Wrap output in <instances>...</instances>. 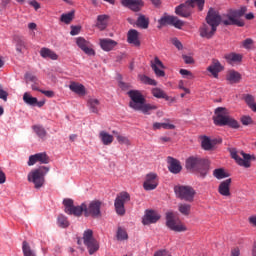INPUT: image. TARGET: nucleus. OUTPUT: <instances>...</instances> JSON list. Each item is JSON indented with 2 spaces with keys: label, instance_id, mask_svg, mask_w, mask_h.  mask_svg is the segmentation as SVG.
Instances as JSON below:
<instances>
[{
  "label": "nucleus",
  "instance_id": "obj_28",
  "mask_svg": "<svg viewBox=\"0 0 256 256\" xmlns=\"http://www.w3.org/2000/svg\"><path fill=\"white\" fill-rule=\"evenodd\" d=\"M201 145L204 151H211L212 149L215 148V145H217V140L216 139L211 140L209 137L203 136Z\"/></svg>",
  "mask_w": 256,
  "mask_h": 256
},
{
  "label": "nucleus",
  "instance_id": "obj_17",
  "mask_svg": "<svg viewBox=\"0 0 256 256\" xmlns=\"http://www.w3.org/2000/svg\"><path fill=\"white\" fill-rule=\"evenodd\" d=\"M200 37L204 39H212V37L217 33V28L215 26H210L209 24H203L199 29Z\"/></svg>",
  "mask_w": 256,
  "mask_h": 256
},
{
  "label": "nucleus",
  "instance_id": "obj_16",
  "mask_svg": "<svg viewBox=\"0 0 256 256\" xmlns=\"http://www.w3.org/2000/svg\"><path fill=\"white\" fill-rule=\"evenodd\" d=\"M159 219H161V215H159L155 210H146L142 223L143 225H151L153 223H157Z\"/></svg>",
  "mask_w": 256,
  "mask_h": 256
},
{
  "label": "nucleus",
  "instance_id": "obj_23",
  "mask_svg": "<svg viewBox=\"0 0 256 256\" xmlns=\"http://www.w3.org/2000/svg\"><path fill=\"white\" fill-rule=\"evenodd\" d=\"M168 160V169L170 171V173H173L174 175H177V173H181V169H183L181 167V162H179L177 159L169 156L167 158Z\"/></svg>",
  "mask_w": 256,
  "mask_h": 256
},
{
  "label": "nucleus",
  "instance_id": "obj_11",
  "mask_svg": "<svg viewBox=\"0 0 256 256\" xmlns=\"http://www.w3.org/2000/svg\"><path fill=\"white\" fill-rule=\"evenodd\" d=\"M83 241L89 251V255H93L99 251V242L93 238V230L88 229L84 232Z\"/></svg>",
  "mask_w": 256,
  "mask_h": 256
},
{
  "label": "nucleus",
  "instance_id": "obj_10",
  "mask_svg": "<svg viewBox=\"0 0 256 256\" xmlns=\"http://www.w3.org/2000/svg\"><path fill=\"white\" fill-rule=\"evenodd\" d=\"M166 226L168 229L175 231L176 233H183L187 231V226H185L183 222L179 221L173 212L166 213Z\"/></svg>",
  "mask_w": 256,
  "mask_h": 256
},
{
  "label": "nucleus",
  "instance_id": "obj_34",
  "mask_svg": "<svg viewBox=\"0 0 256 256\" xmlns=\"http://www.w3.org/2000/svg\"><path fill=\"white\" fill-rule=\"evenodd\" d=\"M136 25L140 29H149V18L141 14L137 19Z\"/></svg>",
  "mask_w": 256,
  "mask_h": 256
},
{
  "label": "nucleus",
  "instance_id": "obj_35",
  "mask_svg": "<svg viewBox=\"0 0 256 256\" xmlns=\"http://www.w3.org/2000/svg\"><path fill=\"white\" fill-rule=\"evenodd\" d=\"M22 253L23 256H37V253H35V250L31 249V246L27 241L22 242Z\"/></svg>",
  "mask_w": 256,
  "mask_h": 256
},
{
  "label": "nucleus",
  "instance_id": "obj_58",
  "mask_svg": "<svg viewBox=\"0 0 256 256\" xmlns=\"http://www.w3.org/2000/svg\"><path fill=\"white\" fill-rule=\"evenodd\" d=\"M29 5H31V7H34L35 11H37L38 9H41V4H39V2L35 0L30 1Z\"/></svg>",
  "mask_w": 256,
  "mask_h": 256
},
{
  "label": "nucleus",
  "instance_id": "obj_42",
  "mask_svg": "<svg viewBox=\"0 0 256 256\" xmlns=\"http://www.w3.org/2000/svg\"><path fill=\"white\" fill-rule=\"evenodd\" d=\"M158 129H169V130H172V129H175V125L169 124V123H159V122H156V123L153 124V130L157 131Z\"/></svg>",
  "mask_w": 256,
  "mask_h": 256
},
{
  "label": "nucleus",
  "instance_id": "obj_55",
  "mask_svg": "<svg viewBox=\"0 0 256 256\" xmlns=\"http://www.w3.org/2000/svg\"><path fill=\"white\" fill-rule=\"evenodd\" d=\"M182 58L184 59V63H186V65H191L194 63L193 57L191 56L183 55Z\"/></svg>",
  "mask_w": 256,
  "mask_h": 256
},
{
  "label": "nucleus",
  "instance_id": "obj_19",
  "mask_svg": "<svg viewBox=\"0 0 256 256\" xmlns=\"http://www.w3.org/2000/svg\"><path fill=\"white\" fill-rule=\"evenodd\" d=\"M231 183V178H228L219 184L218 193H220L222 197H231Z\"/></svg>",
  "mask_w": 256,
  "mask_h": 256
},
{
  "label": "nucleus",
  "instance_id": "obj_12",
  "mask_svg": "<svg viewBox=\"0 0 256 256\" xmlns=\"http://www.w3.org/2000/svg\"><path fill=\"white\" fill-rule=\"evenodd\" d=\"M131 201V195L127 192H121L115 199L114 207L117 215L123 217L125 215V203Z\"/></svg>",
  "mask_w": 256,
  "mask_h": 256
},
{
  "label": "nucleus",
  "instance_id": "obj_36",
  "mask_svg": "<svg viewBox=\"0 0 256 256\" xmlns=\"http://www.w3.org/2000/svg\"><path fill=\"white\" fill-rule=\"evenodd\" d=\"M244 101L248 107L256 113V103H255V97L251 94H245L244 95Z\"/></svg>",
  "mask_w": 256,
  "mask_h": 256
},
{
  "label": "nucleus",
  "instance_id": "obj_44",
  "mask_svg": "<svg viewBox=\"0 0 256 256\" xmlns=\"http://www.w3.org/2000/svg\"><path fill=\"white\" fill-rule=\"evenodd\" d=\"M34 133L40 138V139H45L47 137V131L43 126H34L33 127Z\"/></svg>",
  "mask_w": 256,
  "mask_h": 256
},
{
  "label": "nucleus",
  "instance_id": "obj_56",
  "mask_svg": "<svg viewBox=\"0 0 256 256\" xmlns=\"http://www.w3.org/2000/svg\"><path fill=\"white\" fill-rule=\"evenodd\" d=\"M40 93H42L46 97H50V98L55 97V92H53L51 90H40Z\"/></svg>",
  "mask_w": 256,
  "mask_h": 256
},
{
  "label": "nucleus",
  "instance_id": "obj_25",
  "mask_svg": "<svg viewBox=\"0 0 256 256\" xmlns=\"http://www.w3.org/2000/svg\"><path fill=\"white\" fill-rule=\"evenodd\" d=\"M69 89L70 91L76 93V95H79L80 97L87 95V90L85 89V86L78 82H70Z\"/></svg>",
  "mask_w": 256,
  "mask_h": 256
},
{
  "label": "nucleus",
  "instance_id": "obj_32",
  "mask_svg": "<svg viewBox=\"0 0 256 256\" xmlns=\"http://www.w3.org/2000/svg\"><path fill=\"white\" fill-rule=\"evenodd\" d=\"M227 81L229 83H239L241 81V74L235 70H230L226 76Z\"/></svg>",
  "mask_w": 256,
  "mask_h": 256
},
{
  "label": "nucleus",
  "instance_id": "obj_52",
  "mask_svg": "<svg viewBox=\"0 0 256 256\" xmlns=\"http://www.w3.org/2000/svg\"><path fill=\"white\" fill-rule=\"evenodd\" d=\"M7 97H9V93L3 89V86L0 84V99L2 101H7Z\"/></svg>",
  "mask_w": 256,
  "mask_h": 256
},
{
  "label": "nucleus",
  "instance_id": "obj_60",
  "mask_svg": "<svg viewBox=\"0 0 256 256\" xmlns=\"http://www.w3.org/2000/svg\"><path fill=\"white\" fill-rule=\"evenodd\" d=\"M7 181V177L5 176V172L0 171V185H3Z\"/></svg>",
  "mask_w": 256,
  "mask_h": 256
},
{
  "label": "nucleus",
  "instance_id": "obj_26",
  "mask_svg": "<svg viewBox=\"0 0 256 256\" xmlns=\"http://www.w3.org/2000/svg\"><path fill=\"white\" fill-rule=\"evenodd\" d=\"M207 71L217 79V77H219V73L223 71V66H221V62H219V60H213L212 64L208 66Z\"/></svg>",
  "mask_w": 256,
  "mask_h": 256
},
{
  "label": "nucleus",
  "instance_id": "obj_33",
  "mask_svg": "<svg viewBox=\"0 0 256 256\" xmlns=\"http://www.w3.org/2000/svg\"><path fill=\"white\" fill-rule=\"evenodd\" d=\"M225 59L228 63H241L243 56L237 53H230L225 55Z\"/></svg>",
  "mask_w": 256,
  "mask_h": 256
},
{
  "label": "nucleus",
  "instance_id": "obj_4",
  "mask_svg": "<svg viewBox=\"0 0 256 256\" xmlns=\"http://www.w3.org/2000/svg\"><path fill=\"white\" fill-rule=\"evenodd\" d=\"M213 121L218 127H225V125L231 127V129H239V127H241L235 118L229 116V110L225 107H218L215 109Z\"/></svg>",
  "mask_w": 256,
  "mask_h": 256
},
{
  "label": "nucleus",
  "instance_id": "obj_21",
  "mask_svg": "<svg viewBox=\"0 0 256 256\" xmlns=\"http://www.w3.org/2000/svg\"><path fill=\"white\" fill-rule=\"evenodd\" d=\"M123 7H128L131 11L135 13L141 11L143 7V2L141 0H121Z\"/></svg>",
  "mask_w": 256,
  "mask_h": 256
},
{
  "label": "nucleus",
  "instance_id": "obj_37",
  "mask_svg": "<svg viewBox=\"0 0 256 256\" xmlns=\"http://www.w3.org/2000/svg\"><path fill=\"white\" fill-rule=\"evenodd\" d=\"M153 97L156 99H165V101H169L171 98L165 93V91L161 90L160 88H153L152 89Z\"/></svg>",
  "mask_w": 256,
  "mask_h": 256
},
{
  "label": "nucleus",
  "instance_id": "obj_54",
  "mask_svg": "<svg viewBox=\"0 0 256 256\" xmlns=\"http://www.w3.org/2000/svg\"><path fill=\"white\" fill-rule=\"evenodd\" d=\"M172 45H175L179 51H181V49H183V44L177 38L172 39Z\"/></svg>",
  "mask_w": 256,
  "mask_h": 256
},
{
  "label": "nucleus",
  "instance_id": "obj_45",
  "mask_svg": "<svg viewBox=\"0 0 256 256\" xmlns=\"http://www.w3.org/2000/svg\"><path fill=\"white\" fill-rule=\"evenodd\" d=\"M139 79L144 85H152V86H157V81L155 79H151L150 77L146 75H139Z\"/></svg>",
  "mask_w": 256,
  "mask_h": 256
},
{
  "label": "nucleus",
  "instance_id": "obj_61",
  "mask_svg": "<svg viewBox=\"0 0 256 256\" xmlns=\"http://www.w3.org/2000/svg\"><path fill=\"white\" fill-rule=\"evenodd\" d=\"M119 87H120V89H123L125 91V90L129 89V84H127L125 82H120Z\"/></svg>",
  "mask_w": 256,
  "mask_h": 256
},
{
  "label": "nucleus",
  "instance_id": "obj_43",
  "mask_svg": "<svg viewBox=\"0 0 256 256\" xmlns=\"http://www.w3.org/2000/svg\"><path fill=\"white\" fill-rule=\"evenodd\" d=\"M116 237L118 241H125L129 239V235L127 234V231L121 227H118Z\"/></svg>",
  "mask_w": 256,
  "mask_h": 256
},
{
  "label": "nucleus",
  "instance_id": "obj_2",
  "mask_svg": "<svg viewBox=\"0 0 256 256\" xmlns=\"http://www.w3.org/2000/svg\"><path fill=\"white\" fill-rule=\"evenodd\" d=\"M65 207L64 211L67 215H74V217H81L84 213V217H93L99 219L102 217L101 205L103 202L99 200H93L89 204L82 203L80 206H75L73 199L65 198L63 200Z\"/></svg>",
  "mask_w": 256,
  "mask_h": 256
},
{
  "label": "nucleus",
  "instance_id": "obj_29",
  "mask_svg": "<svg viewBox=\"0 0 256 256\" xmlns=\"http://www.w3.org/2000/svg\"><path fill=\"white\" fill-rule=\"evenodd\" d=\"M109 21V16L107 15H99L97 17V23H96V27L100 30V31H105V29H107V23Z\"/></svg>",
  "mask_w": 256,
  "mask_h": 256
},
{
  "label": "nucleus",
  "instance_id": "obj_50",
  "mask_svg": "<svg viewBox=\"0 0 256 256\" xmlns=\"http://www.w3.org/2000/svg\"><path fill=\"white\" fill-rule=\"evenodd\" d=\"M253 43V39L247 38L242 42V47H244V49H251V47H253Z\"/></svg>",
  "mask_w": 256,
  "mask_h": 256
},
{
  "label": "nucleus",
  "instance_id": "obj_20",
  "mask_svg": "<svg viewBox=\"0 0 256 256\" xmlns=\"http://www.w3.org/2000/svg\"><path fill=\"white\" fill-rule=\"evenodd\" d=\"M151 68L157 77H165V71L161 70L165 69V66L163 62L159 60V57L156 56L154 60L151 61Z\"/></svg>",
  "mask_w": 256,
  "mask_h": 256
},
{
  "label": "nucleus",
  "instance_id": "obj_46",
  "mask_svg": "<svg viewBox=\"0 0 256 256\" xmlns=\"http://www.w3.org/2000/svg\"><path fill=\"white\" fill-rule=\"evenodd\" d=\"M178 211L182 215H185V216L190 215L191 214V205L190 204H179Z\"/></svg>",
  "mask_w": 256,
  "mask_h": 256
},
{
  "label": "nucleus",
  "instance_id": "obj_59",
  "mask_svg": "<svg viewBox=\"0 0 256 256\" xmlns=\"http://www.w3.org/2000/svg\"><path fill=\"white\" fill-rule=\"evenodd\" d=\"M180 75H183V77L185 76L193 77V74L191 73V71L186 69H180Z\"/></svg>",
  "mask_w": 256,
  "mask_h": 256
},
{
  "label": "nucleus",
  "instance_id": "obj_51",
  "mask_svg": "<svg viewBox=\"0 0 256 256\" xmlns=\"http://www.w3.org/2000/svg\"><path fill=\"white\" fill-rule=\"evenodd\" d=\"M242 125H252L253 123V119L251 118V116H242L240 119Z\"/></svg>",
  "mask_w": 256,
  "mask_h": 256
},
{
  "label": "nucleus",
  "instance_id": "obj_22",
  "mask_svg": "<svg viewBox=\"0 0 256 256\" xmlns=\"http://www.w3.org/2000/svg\"><path fill=\"white\" fill-rule=\"evenodd\" d=\"M13 42L17 53L23 55L27 49V42H25V38H23V36L16 35L14 36Z\"/></svg>",
  "mask_w": 256,
  "mask_h": 256
},
{
  "label": "nucleus",
  "instance_id": "obj_64",
  "mask_svg": "<svg viewBox=\"0 0 256 256\" xmlns=\"http://www.w3.org/2000/svg\"><path fill=\"white\" fill-rule=\"evenodd\" d=\"M249 223L250 225H253L254 227H256V216H251L249 218Z\"/></svg>",
  "mask_w": 256,
  "mask_h": 256
},
{
  "label": "nucleus",
  "instance_id": "obj_39",
  "mask_svg": "<svg viewBox=\"0 0 256 256\" xmlns=\"http://www.w3.org/2000/svg\"><path fill=\"white\" fill-rule=\"evenodd\" d=\"M99 137L103 143V145H111V143H113V135L105 132V131H101L99 134Z\"/></svg>",
  "mask_w": 256,
  "mask_h": 256
},
{
  "label": "nucleus",
  "instance_id": "obj_9",
  "mask_svg": "<svg viewBox=\"0 0 256 256\" xmlns=\"http://www.w3.org/2000/svg\"><path fill=\"white\" fill-rule=\"evenodd\" d=\"M174 193L178 199L187 201L188 203H193L195 200V195L197 192L191 186H175Z\"/></svg>",
  "mask_w": 256,
  "mask_h": 256
},
{
  "label": "nucleus",
  "instance_id": "obj_30",
  "mask_svg": "<svg viewBox=\"0 0 256 256\" xmlns=\"http://www.w3.org/2000/svg\"><path fill=\"white\" fill-rule=\"evenodd\" d=\"M40 55L44 59H52L53 61H57L59 57L55 52H53L51 49H48V48H42L40 50Z\"/></svg>",
  "mask_w": 256,
  "mask_h": 256
},
{
  "label": "nucleus",
  "instance_id": "obj_5",
  "mask_svg": "<svg viewBox=\"0 0 256 256\" xmlns=\"http://www.w3.org/2000/svg\"><path fill=\"white\" fill-rule=\"evenodd\" d=\"M186 169L191 173L200 174V177H205L209 171V161L199 156H190L186 160Z\"/></svg>",
  "mask_w": 256,
  "mask_h": 256
},
{
  "label": "nucleus",
  "instance_id": "obj_40",
  "mask_svg": "<svg viewBox=\"0 0 256 256\" xmlns=\"http://www.w3.org/2000/svg\"><path fill=\"white\" fill-rule=\"evenodd\" d=\"M23 101L26 103V105H31L32 107H35L37 105V98L31 96V94L25 92L23 95Z\"/></svg>",
  "mask_w": 256,
  "mask_h": 256
},
{
  "label": "nucleus",
  "instance_id": "obj_8",
  "mask_svg": "<svg viewBox=\"0 0 256 256\" xmlns=\"http://www.w3.org/2000/svg\"><path fill=\"white\" fill-rule=\"evenodd\" d=\"M229 153L231 158L236 161L237 165L245 167V169H249V167H251V161L255 160V156H251L243 151H238L237 148H229Z\"/></svg>",
  "mask_w": 256,
  "mask_h": 256
},
{
  "label": "nucleus",
  "instance_id": "obj_38",
  "mask_svg": "<svg viewBox=\"0 0 256 256\" xmlns=\"http://www.w3.org/2000/svg\"><path fill=\"white\" fill-rule=\"evenodd\" d=\"M112 133H113V135H115V137L120 145H127V147H129V145H131V140H129L128 137L119 134V132H117L115 130L112 131Z\"/></svg>",
  "mask_w": 256,
  "mask_h": 256
},
{
  "label": "nucleus",
  "instance_id": "obj_57",
  "mask_svg": "<svg viewBox=\"0 0 256 256\" xmlns=\"http://www.w3.org/2000/svg\"><path fill=\"white\" fill-rule=\"evenodd\" d=\"M154 256H171V253H169V251L167 250H160L157 251Z\"/></svg>",
  "mask_w": 256,
  "mask_h": 256
},
{
  "label": "nucleus",
  "instance_id": "obj_15",
  "mask_svg": "<svg viewBox=\"0 0 256 256\" xmlns=\"http://www.w3.org/2000/svg\"><path fill=\"white\" fill-rule=\"evenodd\" d=\"M50 159L47 156V153L41 152L34 155H31L28 160V166L33 167L35 163H41L42 165H47Z\"/></svg>",
  "mask_w": 256,
  "mask_h": 256
},
{
  "label": "nucleus",
  "instance_id": "obj_31",
  "mask_svg": "<svg viewBox=\"0 0 256 256\" xmlns=\"http://www.w3.org/2000/svg\"><path fill=\"white\" fill-rule=\"evenodd\" d=\"M101 102L97 98H90L87 101V106L89 107L91 113H99V106Z\"/></svg>",
  "mask_w": 256,
  "mask_h": 256
},
{
  "label": "nucleus",
  "instance_id": "obj_48",
  "mask_svg": "<svg viewBox=\"0 0 256 256\" xmlns=\"http://www.w3.org/2000/svg\"><path fill=\"white\" fill-rule=\"evenodd\" d=\"M213 175L216 177V179H225V177H227V174L223 168L215 169Z\"/></svg>",
  "mask_w": 256,
  "mask_h": 256
},
{
  "label": "nucleus",
  "instance_id": "obj_24",
  "mask_svg": "<svg viewBox=\"0 0 256 256\" xmlns=\"http://www.w3.org/2000/svg\"><path fill=\"white\" fill-rule=\"evenodd\" d=\"M127 41L130 45H134V47H140L141 41L139 40V31L135 29H131L127 34Z\"/></svg>",
  "mask_w": 256,
  "mask_h": 256
},
{
  "label": "nucleus",
  "instance_id": "obj_53",
  "mask_svg": "<svg viewBox=\"0 0 256 256\" xmlns=\"http://www.w3.org/2000/svg\"><path fill=\"white\" fill-rule=\"evenodd\" d=\"M80 32H81L80 26H71L70 35L72 36L79 35Z\"/></svg>",
  "mask_w": 256,
  "mask_h": 256
},
{
  "label": "nucleus",
  "instance_id": "obj_1",
  "mask_svg": "<svg viewBox=\"0 0 256 256\" xmlns=\"http://www.w3.org/2000/svg\"><path fill=\"white\" fill-rule=\"evenodd\" d=\"M247 13V6H242L240 9L237 10H229L226 14H219L214 8H210L208 10L206 16V23L210 27H215L217 29L218 25L229 26V25H236V27H245V21L241 19Z\"/></svg>",
  "mask_w": 256,
  "mask_h": 256
},
{
  "label": "nucleus",
  "instance_id": "obj_41",
  "mask_svg": "<svg viewBox=\"0 0 256 256\" xmlns=\"http://www.w3.org/2000/svg\"><path fill=\"white\" fill-rule=\"evenodd\" d=\"M74 18L75 12L71 11L69 13L62 14L60 17V21H62V23H65L66 25H69V23H71V21H73Z\"/></svg>",
  "mask_w": 256,
  "mask_h": 256
},
{
  "label": "nucleus",
  "instance_id": "obj_62",
  "mask_svg": "<svg viewBox=\"0 0 256 256\" xmlns=\"http://www.w3.org/2000/svg\"><path fill=\"white\" fill-rule=\"evenodd\" d=\"M31 89L32 91H40L41 89H39V84H37V82H33V84L31 85Z\"/></svg>",
  "mask_w": 256,
  "mask_h": 256
},
{
  "label": "nucleus",
  "instance_id": "obj_27",
  "mask_svg": "<svg viewBox=\"0 0 256 256\" xmlns=\"http://www.w3.org/2000/svg\"><path fill=\"white\" fill-rule=\"evenodd\" d=\"M100 47L103 51H113L117 47V42L109 38L100 39Z\"/></svg>",
  "mask_w": 256,
  "mask_h": 256
},
{
  "label": "nucleus",
  "instance_id": "obj_63",
  "mask_svg": "<svg viewBox=\"0 0 256 256\" xmlns=\"http://www.w3.org/2000/svg\"><path fill=\"white\" fill-rule=\"evenodd\" d=\"M239 255H241L239 248H235L232 250L231 256H239Z\"/></svg>",
  "mask_w": 256,
  "mask_h": 256
},
{
  "label": "nucleus",
  "instance_id": "obj_18",
  "mask_svg": "<svg viewBox=\"0 0 256 256\" xmlns=\"http://www.w3.org/2000/svg\"><path fill=\"white\" fill-rule=\"evenodd\" d=\"M76 44L78 47L86 53V55H95V50L91 48V43L89 41L85 40L83 37H79L76 39Z\"/></svg>",
  "mask_w": 256,
  "mask_h": 256
},
{
  "label": "nucleus",
  "instance_id": "obj_6",
  "mask_svg": "<svg viewBox=\"0 0 256 256\" xmlns=\"http://www.w3.org/2000/svg\"><path fill=\"white\" fill-rule=\"evenodd\" d=\"M195 4L198 6L199 11H203V7H205V0H188L184 4H180L175 8L176 15L184 17L185 19L191 17Z\"/></svg>",
  "mask_w": 256,
  "mask_h": 256
},
{
  "label": "nucleus",
  "instance_id": "obj_13",
  "mask_svg": "<svg viewBox=\"0 0 256 256\" xmlns=\"http://www.w3.org/2000/svg\"><path fill=\"white\" fill-rule=\"evenodd\" d=\"M158 23L161 27H165L166 25H171L172 27H175L176 29H182L185 25V22L177 18V16H170L167 14H164L159 20Z\"/></svg>",
  "mask_w": 256,
  "mask_h": 256
},
{
  "label": "nucleus",
  "instance_id": "obj_3",
  "mask_svg": "<svg viewBox=\"0 0 256 256\" xmlns=\"http://www.w3.org/2000/svg\"><path fill=\"white\" fill-rule=\"evenodd\" d=\"M128 96L131 101L129 102V107L134 109V111H141L144 115H151V111H157L155 105L146 103L145 96L139 90L128 91Z\"/></svg>",
  "mask_w": 256,
  "mask_h": 256
},
{
  "label": "nucleus",
  "instance_id": "obj_7",
  "mask_svg": "<svg viewBox=\"0 0 256 256\" xmlns=\"http://www.w3.org/2000/svg\"><path fill=\"white\" fill-rule=\"evenodd\" d=\"M51 168L40 166L28 173L27 179L29 183H33L35 189H41L45 185V175L49 173Z\"/></svg>",
  "mask_w": 256,
  "mask_h": 256
},
{
  "label": "nucleus",
  "instance_id": "obj_14",
  "mask_svg": "<svg viewBox=\"0 0 256 256\" xmlns=\"http://www.w3.org/2000/svg\"><path fill=\"white\" fill-rule=\"evenodd\" d=\"M158 185L159 179L157 177V174L153 172L148 173L143 183V188L145 189V191H153L154 189H157Z\"/></svg>",
  "mask_w": 256,
  "mask_h": 256
},
{
  "label": "nucleus",
  "instance_id": "obj_47",
  "mask_svg": "<svg viewBox=\"0 0 256 256\" xmlns=\"http://www.w3.org/2000/svg\"><path fill=\"white\" fill-rule=\"evenodd\" d=\"M58 226L62 229H67L69 227V220L64 215H59L57 219Z\"/></svg>",
  "mask_w": 256,
  "mask_h": 256
},
{
  "label": "nucleus",
  "instance_id": "obj_49",
  "mask_svg": "<svg viewBox=\"0 0 256 256\" xmlns=\"http://www.w3.org/2000/svg\"><path fill=\"white\" fill-rule=\"evenodd\" d=\"M24 77H25L26 83H29V82L37 83V76H35L29 72H27Z\"/></svg>",
  "mask_w": 256,
  "mask_h": 256
}]
</instances>
